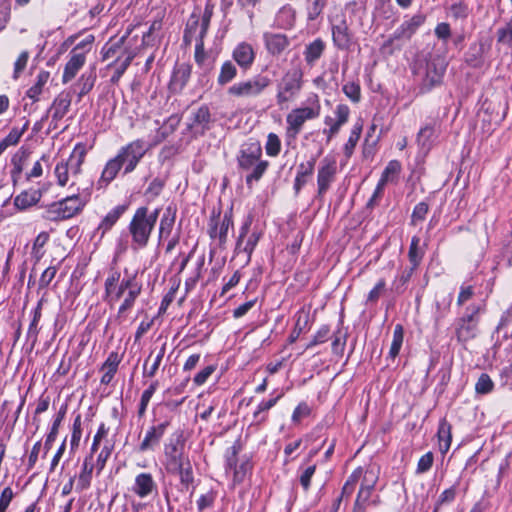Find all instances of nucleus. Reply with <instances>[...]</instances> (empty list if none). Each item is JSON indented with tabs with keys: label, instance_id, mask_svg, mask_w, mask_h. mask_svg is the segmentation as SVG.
Wrapping results in <instances>:
<instances>
[{
	"label": "nucleus",
	"instance_id": "nucleus-1",
	"mask_svg": "<svg viewBox=\"0 0 512 512\" xmlns=\"http://www.w3.org/2000/svg\"><path fill=\"white\" fill-rule=\"evenodd\" d=\"M262 147L258 141L245 144L239 151L237 163L239 169L247 171L245 181L249 188L258 182L266 172L269 162L262 160Z\"/></svg>",
	"mask_w": 512,
	"mask_h": 512
},
{
	"label": "nucleus",
	"instance_id": "nucleus-2",
	"mask_svg": "<svg viewBox=\"0 0 512 512\" xmlns=\"http://www.w3.org/2000/svg\"><path fill=\"white\" fill-rule=\"evenodd\" d=\"M158 216L159 209H155L149 214L148 208L142 206L135 211L128 228L132 236V243L136 248H143L147 245Z\"/></svg>",
	"mask_w": 512,
	"mask_h": 512
},
{
	"label": "nucleus",
	"instance_id": "nucleus-3",
	"mask_svg": "<svg viewBox=\"0 0 512 512\" xmlns=\"http://www.w3.org/2000/svg\"><path fill=\"white\" fill-rule=\"evenodd\" d=\"M446 59L440 55H430L425 66L419 68L417 74L421 76L420 92L426 93L442 83L446 71Z\"/></svg>",
	"mask_w": 512,
	"mask_h": 512
},
{
	"label": "nucleus",
	"instance_id": "nucleus-4",
	"mask_svg": "<svg viewBox=\"0 0 512 512\" xmlns=\"http://www.w3.org/2000/svg\"><path fill=\"white\" fill-rule=\"evenodd\" d=\"M84 206L85 203L79 198V195L73 194L48 205L44 217L55 222L69 219L81 212Z\"/></svg>",
	"mask_w": 512,
	"mask_h": 512
},
{
	"label": "nucleus",
	"instance_id": "nucleus-5",
	"mask_svg": "<svg viewBox=\"0 0 512 512\" xmlns=\"http://www.w3.org/2000/svg\"><path fill=\"white\" fill-rule=\"evenodd\" d=\"M148 151L143 140L137 139L130 142L126 146L122 147L116 157L120 160V163L124 166L123 174H129L135 170L140 160Z\"/></svg>",
	"mask_w": 512,
	"mask_h": 512
},
{
	"label": "nucleus",
	"instance_id": "nucleus-6",
	"mask_svg": "<svg viewBox=\"0 0 512 512\" xmlns=\"http://www.w3.org/2000/svg\"><path fill=\"white\" fill-rule=\"evenodd\" d=\"M320 114V105L317 102L315 106L295 108L288 113L286 117V133L290 138L295 139L302 130L307 120L315 119Z\"/></svg>",
	"mask_w": 512,
	"mask_h": 512
},
{
	"label": "nucleus",
	"instance_id": "nucleus-7",
	"mask_svg": "<svg viewBox=\"0 0 512 512\" xmlns=\"http://www.w3.org/2000/svg\"><path fill=\"white\" fill-rule=\"evenodd\" d=\"M271 83L266 76L258 75L251 79L240 81L228 88V94L238 98L259 96Z\"/></svg>",
	"mask_w": 512,
	"mask_h": 512
},
{
	"label": "nucleus",
	"instance_id": "nucleus-8",
	"mask_svg": "<svg viewBox=\"0 0 512 512\" xmlns=\"http://www.w3.org/2000/svg\"><path fill=\"white\" fill-rule=\"evenodd\" d=\"M482 309L481 304H472L466 309V314L457 321L456 335L459 341L466 342L477 334L478 314Z\"/></svg>",
	"mask_w": 512,
	"mask_h": 512
},
{
	"label": "nucleus",
	"instance_id": "nucleus-9",
	"mask_svg": "<svg viewBox=\"0 0 512 512\" xmlns=\"http://www.w3.org/2000/svg\"><path fill=\"white\" fill-rule=\"evenodd\" d=\"M302 87V72L297 69L285 73L277 86V103L283 104L293 99Z\"/></svg>",
	"mask_w": 512,
	"mask_h": 512
},
{
	"label": "nucleus",
	"instance_id": "nucleus-10",
	"mask_svg": "<svg viewBox=\"0 0 512 512\" xmlns=\"http://www.w3.org/2000/svg\"><path fill=\"white\" fill-rule=\"evenodd\" d=\"M425 22V16L423 14H416L410 19L404 21L393 33L389 39H387L382 49L392 52V46L396 40H409L417 29Z\"/></svg>",
	"mask_w": 512,
	"mask_h": 512
},
{
	"label": "nucleus",
	"instance_id": "nucleus-11",
	"mask_svg": "<svg viewBox=\"0 0 512 512\" xmlns=\"http://www.w3.org/2000/svg\"><path fill=\"white\" fill-rule=\"evenodd\" d=\"M175 438H172L168 444L165 445L164 448V467L167 469L168 467H172L174 465L183 463L187 460H190L188 455L185 454V439L183 437V433H176Z\"/></svg>",
	"mask_w": 512,
	"mask_h": 512
},
{
	"label": "nucleus",
	"instance_id": "nucleus-12",
	"mask_svg": "<svg viewBox=\"0 0 512 512\" xmlns=\"http://www.w3.org/2000/svg\"><path fill=\"white\" fill-rule=\"evenodd\" d=\"M251 224H252L251 219H247L243 223V225L240 228V233H239V236H238V239H237V243H236V253H237V255L240 256L241 254H243L245 256L244 260L246 262L250 261L251 254H252L253 250L255 249V247H256L259 239H260V234L258 232H256V231H253L247 237V240L245 241V237L249 233Z\"/></svg>",
	"mask_w": 512,
	"mask_h": 512
},
{
	"label": "nucleus",
	"instance_id": "nucleus-13",
	"mask_svg": "<svg viewBox=\"0 0 512 512\" xmlns=\"http://www.w3.org/2000/svg\"><path fill=\"white\" fill-rule=\"evenodd\" d=\"M233 227L231 213H225L223 217L220 215L212 216L209 222V236L217 240L220 246L227 242L228 231Z\"/></svg>",
	"mask_w": 512,
	"mask_h": 512
},
{
	"label": "nucleus",
	"instance_id": "nucleus-14",
	"mask_svg": "<svg viewBox=\"0 0 512 512\" xmlns=\"http://www.w3.org/2000/svg\"><path fill=\"white\" fill-rule=\"evenodd\" d=\"M212 121L211 113L206 105H202L191 112L187 129L194 135H204L210 129Z\"/></svg>",
	"mask_w": 512,
	"mask_h": 512
},
{
	"label": "nucleus",
	"instance_id": "nucleus-15",
	"mask_svg": "<svg viewBox=\"0 0 512 512\" xmlns=\"http://www.w3.org/2000/svg\"><path fill=\"white\" fill-rule=\"evenodd\" d=\"M336 163L328 159L322 161V166L318 170L317 184L318 196H322L329 189L331 182L336 174Z\"/></svg>",
	"mask_w": 512,
	"mask_h": 512
},
{
	"label": "nucleus",
	"instance_id": "nucleus-16",
	"mask_svg": "<svg viewBox=\"0 0 512 512\" xmlns=\"http://www.w3.org/2000/svg\"><path fill=\"white\" fill-rule=\"evenodd\" d=\"M263 39L268 53L273 56H279L290 45L288 37L281 33L266 32L263 34Z\"/></svg>",
	"mask_w": 512,
	"mask_h": 512
},
{
	"label": "nucleus",
	"instance_id": "nucleus-17",
	"mask_svg": "<svg viewBox=\"0 0 512 512\" xmlns=\"http://www.w3.org/2000/svg\"><path fill=\"white\" fill-rule=\"evenodd\" d=\"M169 474L179 477L182 490L188 491L194 483L193 468L190 460L165 469Z\"/></svg>",
	"mask_w": 512,
	"mask_h": 512
},
{
	"label": "nucleus",
	"instance_id": "nucleus-18",
	"mask_svg": "<svg viewBox=\"0 0 512 512\" xmlns=\"http://www.w3.org/2000/svg\"><path fill=\"white\" fill-rule=\"evenodd\" d=\"M157 489V484L150 473H140L135 477L132 491L140 498L151 495Z\"/></svg>",
	"mask_w": 512,
	"mask_h": 512
},
{
	"label": "nucleus",
	"instance_id": "nucleus-19",
	"mask_svg": "<svg viewBox=\"0 0 512 512\" xmlns=\"http://www.w3.org/2000/svg\"><path fill=\"white\" fill-rule=\"evenodd\" d=\"M233 59L243 69H249L255 60L253 47L247 42L239 43L232 53Z\"/></svg>",
	"mask_w": 512,
	"mask_h": 512
},
{
	"label": "nucleus",
	"instance_id": "nucleus-20",
	"mask_svg": "<svg viewBox=\"0 0 512 512\" xmlns=\"http://www.w3.org/2000/svg\"><path fill=\"white\" fill-rule=\"evenodd\" d=\"M191 75V66L188 64H180L178 65L172 74L169 89L173 93H180L183 88L186 86L189 81Z\"/></svg>",
	"mask_w": 512,
	"mask_h": 512
},
{
	"label": "nucleus",
	"instance_id": "nucleus-21",
	"mask_svg": "<svg viewBox=\"0 0 512 512\" xmlns=\"http://www.w3.org/2000/svg\"><path fill=\"white\" fill-rule=\"evenodd\" d=\"M169 424V421H164L156 426L150 427L139 446L140 451H147L156 446L163 437Z\"/></svg>",
	"mask_w": 512,
	"mask_h": 512
},
{
	"label": "nucleus",
	"instance_id": "nucleus-22",
	"mask_svg": "<svg viewBox=\"0 0 512 512\" xmlns=\"http://www.w3.org/2000/svg\"><path fill=\"white\" fill-rule=\"evenodd\" d=\"M86 62V56L84 52L76 53V51H71L70 59L65 65L62 81L63 83H68L71 81L78 73V71L84 66Z\"/></svg>",
	"mask_w": 512,
	"mask_h": 512
},
{
	"label": "nucleus",
	"instance_id": "nucleus-23",
	"mask_svg": "<svg viewBox=\"0 0 512 512\" xmlns=\"http://www.w3.org/2000/svg\"><path fill=\"white\" fill-rule=\"evenodd\" d=\"M120 160L115 156L110 159L104 166L101 176L97 182L99 188L107 187L118 175L122 168Z\"/></svg>",
	"mask_w": 512,
	"mask_h": 512
},
{
	"label": "nucleus",
	"instance_id": "nucleus-24",
	"mask_svg": "<svg viewBox=\"0 0 512 512\" xmlns=\"http://www.w3.org/2000/svg\"><path fill=\"white\" fill-rule=\"evenodd\" d=\"M86 156V148L82 144H77L68 160L64 161V165H67V169L71 172L72 176H77L81 172L82 164Z\"/></svg>",
	"mask_w": 512,
	"mask_h": 512
},
{
	"label": "nucleus",
	"instance_id": "nucleus-25",
	"mask_svg": "<svg viewBox=\"0 0 512 512\" xmlns=\"http://www.w3.org/2000/svg\"><path fill=\"white\" fill-rule=\"evenodd\" d=\"M487 48L484 42L479 41L472 43L465 54V61L468 65L474 68L481 67L484 62V54Z\"/></svg>",
	"mask_w": 512,
	"mask_h": 512
},
{
	"label": "nucleus",
	"instance_id": "nucleus-26",
	"mask_svg": "<svg viewBox=\"0 0 512 512\" xmlns=\"http://www.w3.org/2000/svg\"><path fill=\"white\" fill-rule=\"evenodd\" d=\"M332 38L335 46L339 49H348L351 45V35L345 21L332 27Z\"/></svg>",
	"mask_w": 512,
	"mask_h": 512
},
{
	"label": "nucleus",
	"instance_id": "nucleus-27",
	"mask_svg": "<svg viewBox=\"0 0 512 512\" xmlns=\"http://www.w3.org/2000/svg\"><path fill=\"white\" fill-rule=\"evenodd\" d=\"M93 469L94 464L92 462V455H90L84 459L81 472L77 479L76 490L78 492H82L90 487Z\"/></svg>",
	"mask_w": 512,
	"mask_h": 512
},
{
	"label": "nucleus",
	"instance_id": "nucleus-28",
	"mask_svg": "<svg viewBox=\"0 0 512 512\" xmlns=\"http://www.w3.org/2000/svg\"><path fill=\"white\" fill-rule=\"evenodd\" d=\"M372 492L359 490L353 505L352 512H366L370 505L377 506L380 503L379 496L372 497Z\"/></svg>",
	"mask_w": 512,
	"mask_h": 512
},
{
	"label": "nucleus",
	"instance_id": "nucleus-29",
	"mask_svg": "<svg viewBox=\"0 0 512 512\" xmlns=\"http://www.w3.org/2000/svg\"><path fill=\"white\" fill-rule=\"evenodd\" d=\"M315 168V159H311L306 163H300L294 182V191L298 195L302 187L306 184V178L310 176Z\"/></svg>",
	"mask_w": 512,
	"mask_h": 512
},
{
	"label": "nucleus",
	"instance_id": "nucleus-30",
	"mask_svg": "<svg viewBox=\"0 0 512 512\" xmlns=\"http://www.w3.org/2000/svg\"><path fill=\"white\" fill-rule=\"evenodd\" d=\"M451 425L446 419H442L439 423L437 437L439 442V450L442 454L448 452L451 446L452 434Z\"/></svg>",
	"mask_w": 512,
	"mask_h": 512
},
{
	"label": "nucleus",
	"instance_id": "nucleus-31",
	"mask_svg": "<svg viewBox=\"0 0 512 512\" xmlns=\"http://www.w3.org/2000/svg\"><path fill=\"white\" fill-rule=\"evenodd\" d=\"M40 198L41 193L39 190L23 191L15 197L14 205L20 210H25L39 202Z\"/></svg>",
	"mask_w": 512,
	"mask_h": 512
},
{
	"label": "nucleus",
	"instance_id": "nucleus-32",
	"mask_svg": "<svg viewBox=\"0 0 512 512\" xmlns=\"http://www.w3.org/2000/svg\"><path fill=\"white\" fill-rule=\"evenodd\" d=\"M325 43L322 39L317 38L308 44L304 51L305 61L309 65H313L323 54Z\"/></svg>",
	"mask_w": 512,
	"mask_h": 512
},
{
	"label": "nucleus",
	"instance_id": "nucleus-33",
	"mask_svg": "<svg viewBox=\"0 0 512 512\" xmlns=\"http://www.w3.org/2000/svg\"><path fill=\"white\" fill-rule=\"evenodd\" d=\"M165 345H163L159 351L156 353V355L153 357V352L149 355L147 358L144 367H143V375L146 377H153L155 376L157 370L159 369V366L163 360V357L165 355Z\"/></svg>",
	"mask_w": 512,
	"mask_h": 512
},
{
	"label": "nucleus",
	"instance_id": "nucleus-34",
	"mask_svg": "<svg viewBox=\"0 0 512 512\" xmlns=\"http://www.w3.org/2000/svg\"><path fill=\"white\" fill-rule=\"evenodd\" d=\"M66 410H67V406L66 405L62 406L60 408V410L58 411V414H57L56 418L53 421V424H52V427L50 429V432L48 433V435L46 437V440H45V443H44V449H45L44 456L51 449V447L53 445V442L56 440V437H57V434H58V430H59V426H60L61 422L63 421V419L65 417Z\"/></svg>",
	"mask_w": 512,
	"mask_h": 512
},
{
	"label": "nucleus",
	"instance_id": "nucleus-35",
	"mask_svg": "<svg viewBox=\"0 0 512 512\" xmlns=\"http://www.w3.org/2000/svg\"><path fill=\"white\" fill-rule=\"evenodd\" d=\"M424 254V248L420 247V238L418 236H413L408 251V258L411 264V270H415L419 266Z\"/></svg>",
	"mask_w": 512,
	"mask_h": 512
},
{
	"label": "nucleus",
	"instance_id": "nucleus-36",
	"mask_svg": "<svg viewBox=\"0 0 512 512\" xmlns=\"http://www.w3.org/2000/svg\"><path fill=\"white\" fill-rule=\"evenodd\" d=\"M71 105V98L68 94L61 93L58 95L52 104L53 109V119L54 120H60L62 119L65 114L68 112L69 107Z\"/></svg>",
	"mask_w": 512,
	"mask_h": 512
},
{
	"label": "nucleus",
	"instance_id": "nucleus-37",
	"mask_svg": "<svg viewBox=\"0 0 512 512\" xmlns=\"http://www.w3.org/2000/svg\"><path fill=\"white\" fill-rule=\"evenodd\" d=\"M296 322L294 329L289 336V342L294 343L299 336L308 329L309 314L304 310L298 311L296 314Z\"/></svg>",
	"mask_w": 512,
	"mask_h": 512
},
{
	"label": "nucleus",
	"instance_id": "nucleus-38",
	"mask_svg": "<svg viewBox=\"0 0 512 512\" xmlns=\"http://www.w3.org/2000/svg\"><path fill=\"white\" fill-rule=\"evenodd\" d=\"M127 205H118L113 208L102 220L98 229H102L103 233L109 230L127 210Z\"/></svg>",
	"mask_w": 512,
	"mask_h": 512
},
{
	"label": "nucleus",
	"instance_id": "nucleus-39",
	"mask_svg": "<svg viewBox=\"0 0 512 512\" xmlns=\"http://www.w3.org/2000/svg\"><path fill=\"white\" fill-rule=\"evenodd\" d=\"M50 77V73L48 71H41L37 75V81L35 85L30 87L27 91V96L32 99L34 102L38 101L39 95L42 93V89L44 85L48 82Z\"/></svg>",
	"mask_w": 512,
	"mask_h": 512
},
{
	"label": "nucleus",
	"instance_id": "nucleus-40",
	"mask_svg": "<svg viewBox=\"0 0 512 512\" xmlns=\"http://www.w3.org/2000/svg\"><path fill=\"white\" fill-rule=\"evenodd\" d=\"M237 75V68L231 61H226L222 64L220 73L217 79L219 85L223 86L231 82Z\"/></svg>",
	"mask_w": 512,
	"mask_h": 512
},
{
	"label": "nucleus",
	"instance_id": "nucleus-41",
	"mask_svg": "<svg viewBox=\"0 0 512 512\" xmlns=\"http://www.w3.org/2000/svg\"><path fill=\"white\" fill-rule=\"evenodd\" d=\"M404 339V329L401 324H397L393 331V339L389 350V357L395 358L402 347Z\"/></svg>",
	"mask_w": 512,
	"mask_h": 512
},
{
	"label": "nucleus",
	"instance_id": "nucleus-42",
	"mask_svg": "<svg viewBox=\"0 0 512 512\" xmlns=\"http://www.w3.org/2000/svg\"><path fill=\"white\" fill-rule=\"evenodd\" d=\"M363 125L361 122H357L353 129L351 130L349 139L347 143L344 146V153L347 157H350L353 153V150L360 138L361 132H362Z\"/></svg>",
	"mask_w": 512,
	"mask_h": 512
},
{
	"label": "nucleus",
	"instance_id": "nucleus-43",
	"mask_svg": "<svg viewBox=\"0 0 512 512\" xmlns=\"http://www.w3.org/2000/svg\"><path fill=\"white\" fill-rule=\"evenodd\" d=\"M435 136L434 128L430 125H427L420 129L417 142L421 146L422 149L429 150L431 144L433 142V138Z\"/></svg>",
	"mask_w": 512,
	"mask_h": 512
},
{
	"label": "nucleus",
	"instance_id": "nucleus-44",
	"mask_svg": "<svg viewBox=\"0 0 512 512\" xmlns=\"http://www.w3.org/2000/svg\"><path fill=\"white\" fill-rule=\"evenodd\" d=\"M281 397H282V394H280V395H278V396H276L274 398H271L269 400L262 401L258 405L257 409L255 410V412L253 414L254 420L256 422H258V423L265 421L266 420V416L262 415V414L264 412L270 410L272 407H274Z\"/></svg>",
	"mask_w": 512,
	"mask_h": 512
},
{
	"label": "nucleus",
	"instance_id": "nucleus-45",
	"mask_svg": "<svg viewBox=\"0 0 512 512\" xmlns=\"http://www.w3.org/2000/svg\"><path fill=\"white\" fill-rule=\"evenodd\" d=\"M360 480L361 485L359 490H365L373 493L378 480V476L372 469L363 470V474Z\"/></svg>",
	"mask_w": 512,
	"mask_h": 512
},
{
	"label": "nucleus",
	"instance_id": "nucleus-46",
	"mask_svg": "<svg viewBox=\"0 0 512 512\" xmlns=\"http://www.w3.org/2000/svg\"><path fill=\"white\" fill-rule=\"evenodd\" d=\"M180 123V118L178 115L170 116L163 126L159 129L158 135L160 136V141L165 139L168 135L173 133Z\"/></svg>",
	"mask_w": 512,
	"mask_h": 512
},
{
	"label": "nucleus",
	"instance_id": "nucleus-47",
	"mask_svg": "<svg viewBox=\"0 0 512 512\" xmlns=\"http://www.w3.org/2000/svg\"><path fill=\"white\" fill-rule=\"evenodd\" d=\"M497 41L512 47V17L505 26L497 30Z\"/></svg>",
	"mask_w": 512,
	"mask_h": 512
},
{
	"label": "nucleus",
	"instance_id": "nucleus-48",
	"mask_svg": "<svg viewBox=\"0 0 512 512\" xmlns=\"http://www.w3.org/2000/svg\"><path fill=\"white\" fill-rule=\"evenodd\" d=\"M493 387L494 383L490 376L482 373L476 382L475 391L478 394H488L493 390Z\"/></svg>",
	"mask_w": 512,
	"mask_h": 512
},
{
	"label": "nucleus",
	"instance_id": "nucleus-49",
	"mask_svg": "<svg viewBox=\"0 0 512 512\" xmlns=\"http://www.w3.org/2000/svg\"><path fill=\"white\" fill-rule=\"evenodd\" d=\"M401 170V164L397 160L390 161L384 169L380 180L384 183L393 181L394 177L399 174Z\"/></svg>",
	"mask_w": 512,
	"mask_h": 512
},
{
	"label": "nucleus",
	"instance_id": "nucleus-50",
	"mask_svg": "<svg viewBox=\"0 0 512 512\" xmlns=\"http://www.w3.org/2000/svg\"><path fill=\"white\" fill-rule=\"evenodd\" d=\"M95 79H96V77L93 73L83 74L79 78L77 85L80 87V91H79L80 97L86 95L87 93H89L91 91V89L94 86Z\"/></svg>",
	"mask_w": 512,
	"mask_h": 512
},
{
	"label": "nucleus",
	"instance_id": "nucleus-51",
	"mask_svg": "<svg viewBox=\"0 0 512 512\" xmlns=\"http://www.w3.org/2000/svg\"><path fill=\"white\" fill-rule=\"evenodd\" d=\"M344 94L354 103H358L361 99V89L357 82H348L342 88Z\"/></svg>",
	"mask_w": 512,
	"mask_h": 512
},
{
	"label": "nucleus",
	"instance_id": "nucleus-52",
	"mask_svg": "<svg viewBox=\"0 0 512 512\" xmlns=\"http://www.w3.org/2000/svg\"><path fill=\"white\" fill-rule=\"evenodd\" d=\"M265 149L266 153L272 157H275L280 153L281 141L276 134L270 133L268 135Z\"/></svg>",
	"mask_w": 512,
	"mask_h": 512
},
{
	"label": "nucleus",
	"instance_id": "nucleus-53",
	"mask_svg": "<svg viewBox=\"0 0 512 512\" xmlns=\"http://www.w3.org/2000/svg\"><path fill=\"white\" fill-rule=\"evenodd\" d=\"M81 436H82L81 415H77L74 419L73 427H72V435H71V442H70L72 451L75 450L79 446Z\"/></svg>",
	"mask_w": 512,
	"mask_h": 512
},
{
	"label": "nucleus",
	"instance_id": "nucleus-54",
	"mask_svg": "<svg viewBox=\"0 0 512 512\" xmlns=\"http://www.w3.org/2000/svg\"><path fill=\"white\" fill-rule=\"evenodd\" d=\"M168 214L164 215L160 221L159 234L160 238L167 237L170 235L172 227L174 225V215H170V208L167 209Z\"/></svg>",
	"mask_w": 512,
	"mask_h": 512
},
{
	"label": "nucleus",
	"instance_id": "nucleus-55",
	"mask_svg": "<svg viewBox=\"0 0 512 512\" xmlns=\"http://www.w3.org/2000/svg\"><path fill=\"white\" fill-rule=\"evenodd\" d=\"M212 15H213V6L210 4H207L204 9V13H203V16L201 19L200 31L197 36H201V38H205V36L208 32V29H209Z\"/></svg>",
	"mask_w": 512,
	"mask_h": 512
},
{
	"label": "nucleus",
	"instance_id": "nucleus-56",
	"mask_svg": "<svg viewBox=\"0 0 512 512\" xmlns=\"http://www.w3.org/2000/svg\"><path fill=\"white\" fill-rule=\"evenodd\" d=\"M429 207L428 204L425 202L418 203L413 210L412 216H411V224L417 225L418 222H421L425 219L427 213H428Z\"/></svg>",
	"mask_w": 512,
	"mask_h": 512
},
{
	"label": "nucleus",
	"instance_id": "nucleus-57",
	"mask_svg": "<svg viewBox=\"0 0 512 512\" xmlns=\"http://www.w3.org/2000/svg\"><path fill=\"white\" fill-rule=\"evenodd\" d=\"M327 1L328 0H314L312 5L308 8V20H316L321 15L324 8L327 6Z\"/></svg>",
	"mask_w": 512,
	"mask_h": 512
},
{
	"label": "nucleus",
	"instance_id": "nucleus-58",
	"mask_svg": "<svg viewBox=\"0 0 512 512\" xmlns=\"http://www.w3.org/2000/svg\"><path fill=\"white\" fill-rule=\"evenodd\" d=\"M133 58H134V54L129 53L127 55V57L120 64L117 65L115 72H114L113 76L111 77V81L113 83H116L119 81L121 76L124 74V72L127 70L129 65L131 64Z\"/></svg>",
	"mask_w": 512,
	"mask_h": 512
},
{
	"label": "nucleus",
	"instance_id": "nucleus-59",
	"mask_svg": "<svg viewBox=\"0 0 512 512\" xmlns=\"http://www.w3.org/2000/svg\"><path fill=\"white\" fill-rule=\"evenodd\" d=\"M69 174H71V172L67 169V165H64V161H61L56 165L55 175L60 186H65L68 183Z\"/></svg>",
	"mask_w": 512,
	"mask_h": 512
},
{
	"label": "nucleus",
	"instance_id": "nucleus-60",
	"mask_svg": "<svg viewBox=\"0 0 512 512\" xmlns=\"http://www.w3.org/2000/svg\"><path fill=\"white\" fill-rule=\"evenodd\" d=\"M433 460H434V457H433L432 452H427L426 454L421 456V458L419 459L418 464H417L416 472L418 474H422V473H425L428 470H430V468L432 467V464H433Z\"/></svg>",
	"mask_w": 512,
	"mask_h": 512
},
{
	"label": "nucleus",
	"instance_id": "nucleus-61",
	"mask_svg": "<svg viewBox=\"0 0 512 512\" xmlns=\"http://www.w3.org/2000/svg\"><path fill=\"white\" fill-rule=\"evenodd\" d=\"M310 413L311 409L309 405L305 402H302L295 408L292 414V421L295 423H299L303 418L308 417Z\"/></svg>",
	"mask_w": 512,
	"mask_h": 512
},
{
	"label": "nucleus",
	"instance_id": "nucleus-62",
	"mask_svg": "<svg viewBox=\"0 0 512 512\" xmlns=\"http://www.w3.org/2000/svg\"><path fill=\"white\" fill-rule=\"evenodd\" d=\"M195 61L198 65H202L206 60V52L204 47V38L201 36L196 37V45H195Z\"/></svg>",
	"mask_w": 512,
	"mask_h": 512
},
{
	"label": "nucleus",
	"instance_id": "nucleus-63",
	"mask_svg": "<svg viewBox=\"0 0 512 512\" xmlns=\"http://www.w3.org/2000/svg\"><path fill=\"white\" fill-rule=\"evenodd\" d=\"M28 59H29V54L27 51H23L19 55V57L17 58V60L15 61V64H14V74H13L14 79H17L19 77V75L24 71V69L26 68Z\"/></svg>",
	"mask_w": 512,
	"mask_h": 512
},
{
	"label": "nucleus",
	"instance_id": "nucleus-64",
	"mask_svg": "<svg viewBox=\"0 0 512 512\" xmlns=\"http://www.w3.org/2000/svg\"><path fill=\"white\" fill-rule=\"evenodd\" d=\"M215 371V366L213 365H209V366H206L204 369H202L200 372H198L193 381L194 383L197 385V386H201L203 385L207 379L214 373Z\"/></svg>",
	"mask_w": 512,
	"mask_h": 512
}]
</instances>
